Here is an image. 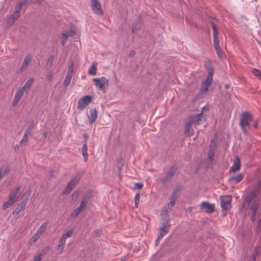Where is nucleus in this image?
<instances>
[{
    "label": "nucleus",
    "instance_id": "obj_1",
    "mask_svg": "<svg viewBox=\"0 0 261 261\" xmlns=\"http://www.w3.org/2000/svg\"><path fill=\"white\" fill-rule=\"evenodd\" d=\"M161 215V226L159 229V233L155 241V246H158L160 240L168 233L170 227L168 211L167 209L162 211Z\"/></svg>",
    "mask_w": 261,
    "mask_h": 261
},
{
    "label": "nucleus",
    "instance_id": "obj_2",
    "mask_svg": "<svg viewBox=\"0 0 261 261\" xmlns=\"http://www.w3.org/2000/svg\"><path fill=\"white\" fill-rule=\"evenodd\" d=\"M261 188V182H258L254 186L253 189L244 197L242 208L247 210L248 209L252 200L259 194Z\"/></svg>",
    "mask_w": 261,
    "mask_h": 261
},
{
    "label": "nucleus",
    "instance_id": "obj_3",
    "mask_svg": "<svg viewBox=\"0 0 261 261\" xmlns=\"http://www.w3.org/2000/svg\"><path fill=\"white\" fill-rule=\"evenodd\" d=\"M208 73L204 83L203 85L201 87V92L202 93H205L211 86L213 81V75L214 74V69L212 66L207 67Z\"/></svg>",
    "mask_w": 261,
    "mask_h": 261
},
{
    "label": "nucleus",
    "instance_id": "obj_4",
    "mask_svg": "<svg viewBox=\"0 0 261 261\" xmlns=\"http://www.w3.org/2000/svg\"><path fill=\"white\" fill-rule=\"evenodd\" d=\"M252 115L248 112H243L241 115L240 125L244 129L246 126H249V122L252 120Z\"/></svg>",
    "mask_w": 261,
    "mask_h": 261
},
{
    "label": "nucleus",
    "instance_id": "obj_5",
    "mask_svg": "<svg viewBox=\"0 0 261 261\" xmlns=\"http://www.w3.org/2000/svg\"><path fill=\"white\" fill-rule=\"evenodd\" d=\"M93 81L94 82L96 87L103 93L106 92L105 86H108L109 81L105 77L100 78L93 79Z\"/></svg>",
    "mask_w": 261,
    "mask_h": 261
},
{
    "label": "nucleus",
    "instance_id": "obj_6",
    "mask_svg": "<svg viewBox=\"0 0 261 261\" xmlns=\"http://www.w3.org/2000/svg\"><path fill=\"white\" fill-rule=\"evenodd\" d=\"M177 170L175 165H173L170 167L169 171L167 172L165 176L160 179V181L162 182V185H165L167 182H169L175 174Z\"/></svg>",
    "mask_w": 261,
    "mask_h": 261
},
{
    "label": "nucleus",
    "instance_id": "obj_7",
    "mask_svg": "<svg viewBox=\"0 0 261 261\" xmlns=\"http://www.w3.org/2000/svg\"><path fill=\"white\" fill-rule=\"evenodd\" d=\"M81 178L80 175H76L74 178H73L68 184L66 188L63 191V194H68L69 193L73 188L77 185Z\"/></svg>",
    "mask_w": 261,
    "mask_h": 261
},
{
    "label": "nucleus",
    "instance_id": "obj_8",
    "mask_svg": "<svg viewBox=\"0 0 261 261\" xmlns=\"http://www.w3.org/2000/svg\"><path fill=\"white\" fill-rule=\"evenodd\" d=\"M92 97L86 95L81 98L77 102V109L81 111L86 108L87 106L91 102Z\"/></svg>",
    "mask_w": 261,
    "mask_h": 261
},
{
    "label": "nucleus",
    "instance_id": "obj_9",
    "mask_svg": "<svg viewBox=\"0 0 261 261\" xmlns=\"http://www.w3.org/2000/svg\"><path fill=\"white\" fill-rule=\"evenodd\" d=\"M202 120H205V118L202 112L199 114L190 116L188 121H189L192 125L194 124L199 125Z\"/></svg>",
    "mask_w": 261,
    "mask_h": 261
},
{
    "label": "nucleus",
    "instance_id": "obj_10",
    "mask_svg": "<svg viewBox=\"0 0 261 261\" xmlns=\"http://www.w3.org/2000/svg\"><path fill=\"white\" fill-rule=\"evenodd\" d=\"M221 206L223 210L227 211L230 207L231 196H224L220 198Z\"/></svg>",
    "mask_w": 261,
    "mask_h": 261
},
{
    "label": "nucleus",
    "instance_id": "obj_11",
    "mask_svg": "<svg viewBox=\"0 0 261 261\" xmlns=\"http://www.w3.org/2000/svg\"><path fill=\"white\" fill-rule=\"evenodd\" d=\"M91 6L93 12L98 15H102L103 11L98 0H90Z\"/></svg>",
    "mask_w": 261,
    "mask_h": 261
},
{
    "label": "nucleus",
    "instance_id": "obj_12",
    "mask_svg": "<svg viewBox=\"0 0 261 261\" xmlns=\"http://www.w3.org/2000/svg\"><path fill=\"white\" fill-rule=\"evenodd\" d=\"M200 207L201 210H204V211L208 214H212L215 211L214 204L207 202H202L200 204Z\"/></svg>",
    "mask_w": 261,
    "mask_h": 261
},
{
    "label": "nucleus",
    "instance_id": "obj_13",
    "mask_svg": "<svg viewBox=\"0 0 261 261\" xmlns=\"http://www.w3.org/2000/svg\"><path fill=\"white\" fill-rule=\"evenodd\" d=\"M30 193H28V192H25L23 194V195L22 196L23 200H22V202L20 204H19L17 206V207L19 208V209L21 210V211L24 210L25 209L26 204L28 202L29 198L30 197Z\"/></svg>",
    "mask_w": 261,
    "mask_h": 261
},
{
    "label": "nucleus",
    "instance_id": "obj_14",
    "mask_svg": "<svg viewBox=\"0 0 261 261\" xmlns=\"http://www.w3.org/2000/svg\"><path fill=\"white\" fill-rule=\"evenodd\" d=\"M141 18L138 17L133 22L132 27V33H137L141 29Z\"/></svg>",
    "mask_w": 261,
    "mask_h": 261
},
{
    "label": "nucleus",
    "instance_id": "obj_15",
    "mask_svg": "<svg viewBox=\"0 0 261 261\" xmlns=\"http://www.w3.org/2000/svg\"><path fill=\"white\" fill-rule=\"evenodd\" d=\"M24 92V91H23L21 89L17 90L12 102L13 107L16 106L18 104L22 96L23 95Z\"/></svg>",
    "mask_w": 261,
    "mask_h": 261
},
{
    "label": "nucleus",
    "instance_id": "obj_16",
    "mask_svg": "<svg viewBox=\"0 0 261 261\" xmlns=\"http://www.w3.org/2000/svg\"><path fill=\"white\" fill-rule=\"evenodd\" d=\"M73 70L72 68L70 66L69 67L67 73L63 82V85L65 87L68 86L71 82V77L72 76Z\"/></svg>",
    "mask_w": 261,
    "mask_h": 261
},
{
    "label": "nucleus",
    "instance_id": "obj_17",
    "mask_svg": "<svg viewBox=\"0 0 261 261\" xmlns=\"http://www.w3.org/2000/svg\"><path fill=\"white\" fill-rule=\"evenodd\" d=\"M32 61V56L30 55H28L24 59L23 62L20 67V71L22 72L26 69L28 64L31 63Z\"/></svg>",
    "mask_w": 261,
    "mask_h": 261
},
{
    "label": "nucleus",
    "instance_id": "obj_18",
    "mask_svg": "<svg viewBox=\"0 0 261 261\" xmlns=\"http://www.w3.org/2000/svg\"><path fill=\"white\" fill-rule=\"evenodd\" d=\"M241 167V161L239 157L236 156L232 166L230 168V170L233 172L240 170Z\"/></svg>",
    "mask_w": 261,
    "mask_h": 261
},
{
    "label": "nucleus",
    "instance_id": "obj_19",
    "mask_svg": "<svg viewBox=\"0 0 261 261\" xmlns=\"http://www.w3.org/2000/svg\"><path fill=\"white\" fill-rule=\"evenodd\" d=\"M258 204L255 203L253 202L252 204L251 205V212H252V215L251 216V220L254 222L256 220V212L258 210Z\"/></svg>",
    "mask_w": 261,
    "mask_h": 261
},
{
    "label": "nucleus",
    "instance_id": "obj_20",
    "mask_svg": "<svg viewBox=\"0 0 261 261\" xmlns=\"http://www.w3.org/2000/svg\"><path fill=\"white\" fill-rule=\"evenodd\" d=\"M20 15L17 14L16 13H13L9 17L7 20V24L8 26L12 25L15 21L17 19V18L19 17Z\"/></svg>",
    "mask_w": 261,
    "mask_h": 261
},
{
    "label": "nucleus",
    "instance_id": "obj_21",
    "mask_svg": "<svg viewBox=\"0 0 261 261\" xmlns=\"http://www.w3.org/2000/svg\"><path fill=\"white\" fill-rule=\"evenodd\" d=\"M97 117V111L96 109H93L90 111V115L88 116L89 122L90 123H93L95 121Z\"/></svg>",
    "mask_w": 261,
    "mask_h": 261
},
{
    "label": "nucleus",
    "instance_id": "obj_22",
    "mask_svg": "<svg viewBox=\"0 0 261 261\" xmlns=\"http://www.w3.org/2000/svg\"><path fill=\"white\" fill-rule=\"evenodd\" d=\"M28 2V0H21L17 4L15 7V11L13 13H16L17 14L20 15V11L22 7L25 5Z\"/></svg>",
    "mask_w": 261,
    "mask_h": 261
},
{
    "label": "nucleus",
    "instance_id": "obj_23",
    "mask_svg": "<svg viewBox=\"0 0 261 261\" xmlns=\"http://www.w3.org/2000/svg\"><path fill=\"white\" fill-rule=\"evenodd\" d=\"M244 174L242 173H239L236 176H231L228 179L229 182L234 181L236 183L240 182L244 178Z\"/></svg>",
    "mask_w": 261,
    "mask_h": 261
},
{
    "label": "nucleus",
    "instance_id": "obj_24",
    "mask_svg": "<svg viewBox=\"0 0 261 261\" xmlns=\"http://www.w3.org/2000/svg\"><path fill=\"white\" fill-rule=\"evenodd\" d=\"M214 47L217 52V54L219 58L222 59L223 57V53L221 50L220 46L219 45V41L218 40H214Z\"/></svg>",
    "mask_w": 261,
    "mask_h": 261
},
{
    "label": "nucleus",
    "instance_id": "obj_25",
    "mask_svg": "<svg viewBox=\"0 0 261 261\" xmlns=\"http://www.w3.org/2000/svg\"><path fill=\"white\" fill-rule=\"evenodd\" d=\"M211 24L212 25V27L213 30V37H214V40H218V36H219V32L217 28L216 24L213 21H210Z\"/></svg>",
    "mask_w": 261,
    "mask_h": 261
},
{
    "label": "nucleus",
    "instance_id": "obj_26",
    "mask_svg": "<svg viewBox=\"0 0 261 261\" xmlns=\"http://www.w3.org/2000/svg\"><path fill=\"white\" fill-rule=\"evenodd\" d=\"M20 187H17L15 190L11 191L9 196L12 197L14 199L17 200L19 197Z\"/></svg>",
    "mask_w": 261,
    "mask_h": 261
},
{
    "label": "nucleus",
    "instance_id": "obj_27",
    "mask_svg": "<svg viewBox=\"0 0 261 261\" xmlns=\"http://www.w3.org/2000/svg\"><path fill=\"white\" fill-rule=\"evenodd\" d=\"M216 151V148L215 147H214L213 148H212V147L210 148L209 151L207 153V158L211 162V163H212L214 160V156L215 155Z\"/></svg>",
    "mask_w": 261,
    "mask_h": 261
},
{
    "label": "nucleus",
    "instance_id": "obj_28",
    "mask_svg": "<svg viewBox=\"0 0 261 261\" xmlns=\"http://www.w3.org/2000/svg\"><path fill=\"white\" fill-rule=\"evenodd\" d=\"M34 79H30L28 80L25 83L23 87L21 88L23 91H25L27 93H28V91L30 88L31 87L32 84L34 83Z\"/></svg>",
    "mask_w": 261,
    "mask_h": 261
},
{
    "label": "nucleus",
    "instance_id": "obj_29",
    "mask_svg": "<svg viewBox=\"0 0 261 261\" xmlns=\"http://www.w3.org/2000/svg\"><path fill=\"white\" fill-rule=\"evenodd\" d=\"M66 239L64 238V237H61L59 245L58 250H60L59 253H61L64 250L65 244L66 243Z\"/></svg>",
    "mask_w": 261,
    "mask_h": 261
},
{
    "label": "nucleus",
    "instance_id": "obj_30",
    "mask_svg": "<svg viewBox=\"0 0 261 261\" xmlns=\"http://www.w3.org/2000/svg\"><path fill=\"white\" fill-rule=\"evenodd\" d=\"M87 150H88V148H87V142H86V141H85L84 144H83V147H82V154L84 156V161L85 162L87 161L88 158Z\"/></svg>",
    "mask_w": 261,
    "mask_h": 261
},
{
    "label": "nucleus",
    "instance_id": "obj_31",
    "mask_svg": "<svg viewBox=\"0 0 261 261\" xmlns=\"http://www.w3.org/2000/svg\"><path fill=\"white\" fill-rule=\"evenodd\" d=\"M47 226V223L46 222L42 224V225L39 227V229L37 230L36 233L34 234V237L35 236H40L42 233H43Z\"/></svg>",
    "mask_w": 261,
    "mask_h": 261
},
{
    "label": "nucleus",
    "instance_id": "obj_32",
    "mask_svg": "<svg viewBox=\"0 0 261 261\" xmlns=\"http://www.w3.org/2000/svg\"><path fill=\"white\" fill-rule=\"evenodd\" d=\"M191 123L189 121L186 122L185 125L184 134L186 136H189L191 135L190 127Z\"/></svg>",
    "mask_w": 261,
    "mask_h": 261
},
{
    "label": "nucleus",
    "instance_id": "obj_33",
    "mask_svg": "<svg viewBox=\"0 0 261 261\" xmlns=\"http://www.w3.org/2000/svg\"><path fill=\"white\" fill-rule=\"evenodd\" d=\"M117 167L118 168L119 172L122 170L123 166V159L121 157H119L116 160Z\"/></svg>",
    "mask_w": 261,
    "mask_h": 261
},
{
    "label": "nucleus",
    "instance_id": "obj_34",
    "mask_svg": "<svg viewBox=\"0 0 261 261\" xmlns=\"http://www.w3.org/2000/svg\"><path fill=\"white\" fill-rule=\"evenodd\" d=\"M68 36H69V34L67 33L63 32L62 33L61 36V44L63 46L65 45Z\"/></svg>",
    "mask_w": 261,
    "mask_h": 261
},
{
    "label": "nucleus",
    "instance_id": "obj_35",
    "mask_svg": "<svg viewBox=\"0 0 261 261\" xmlns=\"http://www.w3.org/2000/svg\"><path fill=\"white\" fill-rule=\"evenodd\" d=\"M179 192H180V189L176 188L174 190V191L173 192V193L172 194L171 199L176 201L177 199L178 193H179Z\"/></svg>",
    "mask_w": 261,
    "mask_h": 261
},
{
    "label": "nucleus",
    "instance_id": "obj_36",
    "mask_svg": "<svg viewBox=\"0 0 261 261\" xmlns=\"http://www.w3.org/2000/svg\"><path fill=\"white\" fill-rule=\"evenodd\" d=\"M54 60V56L51 55L49 58L48 59L46 64V68L47 69H50L53 65V63Z\"/></svg>",
    "mask_w": 261,
    "mask_h": 261
},
{
    "label": "nucleus",
    "instance_id": "obj_37",
    "mask_svg": "<svg viewBox=\"0 0 261 261\" xmlns=\"http://www.w3.org/2000/svg\"><path fill=\"white\" fill-rule=\"evenodd\" d=\"M92 195V194L91 191H87V193L84 196L82 200L88 202L89 200L91 198Z\"/></svg>",
    "mask_w": 261,
    "mask_h": 261
},
{
    "label": "nucleus",
    "instance_id": "obj_38",
    "mask_svg": "<svg viewBox=\"0 0 261 261\" xmlns=\"http://www.w3.org/2000/svg\"><path fill=\"white\" fill-rule=\"evenodd\" d=\"M49 248L48 246L45 247L37 255L40 256V257H42L43 256H45L48 252Z\"/></svg>",
    "mask_w": 261,
    "mask_h": 261
},
{
    "label": "nucleus",
    "instance_id": "obj_39",
    "mask_svg": "<svg viewBox=\"0 0 261 261\" xmlns=\"http://www.w3.org/2000/svg\"><path fill=\"white\" fill-rule=\"evenodd\" d=\"M81 208H80V207H77L76 208H75L73 212L71 214V215L73 217H76L82 211H83Z\"/></svg>",
    "mask_w": 261,
    "mask_h": 261
},
{
    "label": "nucleus",
    "instance_id": "obj_40",
    "mask_svg": "<svg viewBox=\"0 0 261 261\" xmlns=\"http://www.w3.org/2000/svg\"><path fill=\"white\" fill-rule=\"evenodd\" d=\"M88 73L90 75H95L96 74V67L93 64L90 68L88 70Z\"/></svg>",
    "mask_w": 261,
    "mask_h": 261
},
{
    "label": "nucleus",
    "instance_id": "obj_41",
    "mask_svg": "<svg viewBox=\"0 0 261 261\" xmlns=\"http://www.w3.org/2000/svg\"><path fill=\"white\" fill-rule=\"evenodd\" d=\"M28 140V137L27 135H24L23 137L20 142L19 146L22 147L24 146Z\"/></svg>",
    "mask_w": 261,
    "mask_h": 261
},
{
    "label": "nucleus",
    "instance_id": "obj_42",
    "mask_svg": "<svg viewBox=\"0 0 261 261\" xmlns=\"http://www.w3.org/2000/svg\"><path fill=\"white\" fill-rule=\"evenodd\" d=\"M79 195H80V191L78 190L75 191L72 193V195L71 196V200L72 201L76 200L78 198Z\"/></svg>",
    "mask_w": 261,
    "mask_h": 261
},
{
    "label": "nucleus",
    "instance_id": "obj_43",
    "mask_svg": "<svg viewBox=\"0 0 261 261\" xmlns=\"http://www.w3.org/2000/svg\"><path fill=\"white\" fill-rule=\"evenodd\" d=\"M252 73L259 79L261 80V71L256 69H253L252 70Z\"/></svg>",
    "mask_w": 261,
    "mask_h": 261
},
{
    "label": "nucleus",
    "instance_id": "obj_44",
    "mask_svg": "<svg viewBox=\"0 0 261 261\" xmlns=\"http://www.w3.org/2000/svg\"><path fill=\"white\" fill-rule=\"evenodd\" d=\"M72 234L73 230L72 229H70L67 231L66 233L63 234L62 236L64 237V238L66 239L67 238L71 237Z\"/></svg>",
    "mask_w": 261,
    "mask_h": 261
},
{
    "label": "nucleus",
    "instance_id": "obj_45",
    "mask_svg": "<svg viewBox=\"0 0 261 261\" xmlns=\"http://www.w3.org/2000/svg\"><path fill=\"white\" fill-rule=\"evenodd\" d=\"M140 198V194L139 193H138L135 195V207H137L139 203V199Z\"/></svg>",
    "mask_w": 261,
    "mask_h": 261
},
{
    "label": "nucleus",
    "instance_id": "obj_46",
    "mask_svg": "<svg viewBox=\"0 0 261 261\" xmlns=\"http://www.w3.org/2000/svg\"><path fill=\"white\" fill-rule=\"evenodd\" d=\"M34 125V121L33 120L30 121L28 123V125L27 128L32 130L33 129Z\"/></svg>",
    "mask_w": 261,
    "mask_h": 261
},
{
    "label": "nucleus",
    "instance_id": "obj_47",
    "mask_svg": "<svg viewBox=\"0 0 261 261\" xmlns=\"http://www.w3.org/2000/svg\"><path fill=\"white\" fill-rule=\"evenodd\" d=\"M87 203V202L82 200L79 206L80 208H81L83 210H84L86 207Z\"/></svg>",
    "mask_w": 261,
    "mask_h": 261
},
{
    "label": "nucleus",
    "instance_id": "obj_48",
    "mask_svg": "<svg viewBox=\"0 0 261 261\" xmlns=\"http://www.w3.org/2000/svg\"><path fill=\"white\" fill-rule=\"evenodd\" d=\"M135 186V189H138V190H141L143 187V184L140 183V182L136 183Z\"/></svg>",
    "mask_w": 261,
    "mask_h": 261
},
{
    "label": "nucleus",
    "instance_id": "obj_49",
    "mask_svg": "<svg viewBox=\"0 0 261 261\" xmlns=\"http://www.w3.org/2000/svg\"><path fill=\"white\" fill-rule=\"evenodd\" d=\"M11 205L12 204L11 203H10L8 201H7L3 204L2 208L3 210H6L7 208L11 206Z\"/></svg>",
    "mask_w": 261,
    "mask_h": 261
},
{
    "label": "nucleus",
    "instance_id": "obj_50",
    "mask_svg": "<svg viewBox=\"0 0 261 261\" xmlns=\"http://www.w3.org/2000/svg\"><path fill=\"white\" fill-rule=\"evenodd\" d=\"M16 200L14 199L12 197L9 196L8 201L12 205L16 202Z\"/></svg>",
    "mask_w": 261,
    "mask_h": 261
},
{
    "label": "nucleus",
    "instance_id": "obj_51",
    "mask_svg": "<svg viewBox=\"0 0 261 261\" xmlns=\"http://www.w3.org/2000/svg\"><path fill=\"white\" fill-rule=\"evenodd\" d=\"M175 201H174V200H170V201L168 203V205L169 206H171V207H173L175 205Z\"/></svg>",
    "mask_w": 261,
    "mask_h": 261
},
{
    "label": "nucleus",
    "instance_id": "obj_52",
    "mask_svg": "<svg viewBox=\"0 0 261 261\" xmlns=\"http://www.w3.org/2000/svg\"><path fill=\"white\" fill-rule=\"evenodd\" d=\"M42 259V257H40V256L37 255H36L33 261H41Z\"/></svg>",
    "mask_w": 261,
    "mask_h": 261
},
{
    "label": "nucleus",
    "instance_id": "obj_53",
    "mask_svg": "<svg viewBox=\"0 0 261 261\" xmlns=\"http://www.w3.org/2000/svg\"><path fill=\"white\" fill-rule=\"evenodd\" d=\"M21 210L19 209V208H18L17 207L16 208V209L14 210V211L13 212V214L14 215H18V213L21 211Z\"/></svg>",
    "mask_w": 261,
    "mask_h": 261
},
{
    "label": "nucleus",
    "instance_id": "obj_54",
    "mask_svg": "<svg viewBox=\"0 0 261 261\" xmlns=\"http://www.w3.org/2000/svg\"><path fill=\"white\" fill-rule=\"evenodd\" d=\"M47 132L46 131L44 132L42 134V140H45L47 138Z\"/></svg>",
    "mask_w": 261,
    "mask_h": 261
},
{
    "label": "nucleus",
    "instance_id": "obj_55",
    "mask_svg": "<svg viewBox=\"0 0 261 261\" xmlns=\"http://www.w3.org/2000/svg\"><path fill=\"white\" fill-rule=\"evenodd\" d=\"M31 131H32V130H30V129H29L27 128V129H25V133H24V135H27V136H28V135H29L31 134Z\"/></svg>",
    "mask_w": 261,
    "mask_h": 261
},
{
    "label": "nucleus",
    "instance_id": "obj_56",
    "mask_svg": "<svg viewBox=\"0 0 261 261\" xmlns=\"http://www.w3.org/2000/svg\"><path fill=\"white\" fill-rule=\"evenodd\" d=\"M136 54V52L135 50H132L130 52L129 54V56L130 57H133Z\"/></svg>",
    "mask_w": 261,
    "mask_h": 261
},
{
    "label": "nucleus",
    "instance_id": "obj_57",
    "mask_svg": "<svg viewBox=\"0 0 261 261\" xmlns=\"http://www.w3.org/2000/svg\"><path fill=\"white\" fill-rule=\"evenodd\" d=\"M257 126H258V124H257V122H255L253 124V127L255 128H257Z\"/></svg>",
    "mask_w": 261,
    "mask_h": 261
},
{
    "label": "nucleus",
    "instance_id": "obj_58",
    "mask_svg": "<svg viewBox=\"0 0 261 261\" xmlns=\"http://www.w3.org/2000/svg\"><path fill=\"white\" fill-rule=\"evenodd\" d=\"M39 237L40 236H35V237L34 236L33 237V238L34 239V241H36Z\"/></svg>",
    "mask_w": 261,
    "mask_h": 261
},
{
    "label": "nucleus",
    "instance_id": "obj_59",
    "mask_svg": "<svg viewBox=\"0 0 261 261\" xmlns=\"http://www.w3.org/2000/svg\"><path fill=\"white\" fill-rule=\"evenodd\" d=\"M252 261H255V259H256L255 254H252Z\"/></svg>",
    "mask_w": 261,
    "mask_h": 261
},
{
    "label": "nucleus",
    "instance_id": "obj_60",
    "mask_svg": "<svg viewBox=\"0 0 261 261\" xmlns=\"http://www.w3.org/2000/svg\"><path fill=\"white\" fill-rule=\"evenodd\" d=\"M83 136H84V138L85 139V141H86V142H87V134H84L83 135Z\"/></svg>",
    "mask_w": 261,
    "mask_h": 261
},
{
    "label": "nucleus",
    "instance_id": "obj_61",
    "mask_svg": "<svg viewBox=\"0 0 261 261\" xmlns=\"http://www.w3.org/2000/svg\"><path fill=\"white\" fill-rule=\"evenodd\" d=\"M230 87V85L229 84H226L225 85V89H228Z\"/></svg>",
    "mask_w": 261,
    "mask_h": 261
},
{
    "label": "nucleus",
    "instance_id": "obj_62",
    "mask_svg": "<svg viewBox=\"0 0 261 261\" xmlns=\"http://www.w3.org/2000/svg\"><path fill=\"white\" fill-rule=\"evenodd\" d=\"M54 177V176L53 173L52 172L50 173V175H49V178H51Z\"/></svg>",
    "mask_w": 261,
    "mask_h": 261
},
{
    "label": "nucleus",
    "instance_id": "obj_63",
    "mask_svg": "<svg viewBox=\"0 0 261 261\" xmlns=\"http://www.w3.org/2000/svg\"><path fill=\"white\" fill-rule=\"evenodd\" d=\"M74 33H75V32H74V31H71V34L69 35V36L73 35Z\"/></svg>",
    "mask_w": 261,
    "mask_h": 261
},
{
    "label": "nucleus",
    "instance_id": "obj_64",
    "mask_svg": "<svg viewBox=\"0 0 261 261\" xmlns=\"http://www.w3.org/2000/svg\"><path fill=\"white\" fill-rule=\"evenodd\" d=\"M121 261H126V260H125V259H124V258H122V259H121Z\"/></svg>",
    "mask_w": 261,
    "mask_h": 261
}]
</instances>
